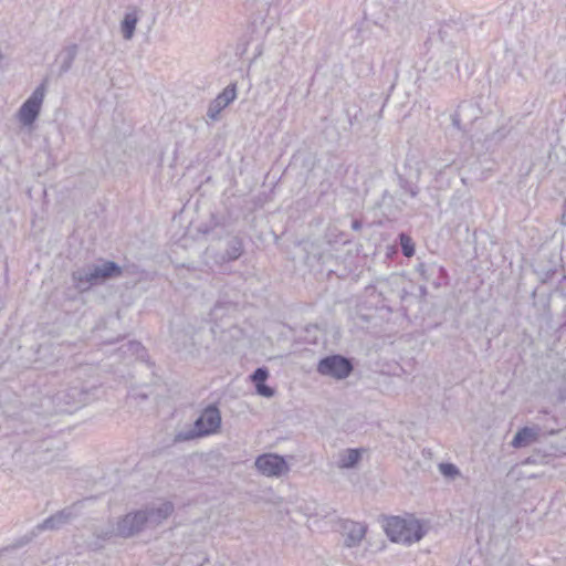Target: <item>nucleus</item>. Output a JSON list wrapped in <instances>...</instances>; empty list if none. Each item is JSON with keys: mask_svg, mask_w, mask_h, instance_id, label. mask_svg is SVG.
Returning a JSON list of instances; mask_svg holds the SVG:
<instances>
[{"mask_svg": "<svg viewBox=\"0 0 566 566\" xmlns=\"http://www.w3.org/2000/svg\"><path fill=\"white\" fill-rule=\"evenodd\" d=\"M122 272V268L114 261H102L99 264H87L74 270L71 281L77 292L84 293L112 277L120 276Z\"/></svg>", "mask_w": 566, "mask_h": 566, "instance_id": "nucleus-1", "label": "nucleus"}, {"mask_svg": "<svg viewBox=\"0 0 566 566\" xmlns=\"http://www.w3.org/2000/svg\"><path fill=\"white\" fill-rule=\"evenodd\" d=\"M385 532L390 541L410 544L420 541L426 532L422 524L416 518L389 517L385 525Z\"/></svg>", "mask_w": 566, "mask_h": 566, "instance_id": "nucleus-2", "label": "nucleus"}, {"mask_svg": "<svg viewBox=\"0 0 566 566\" xmlns=\"http://www.w3.org/2000/svg\"><path fill=\"white\" fill-rule=\"evenodd\" d=\"M221 426V415L214 405L208 406L199 418L195 421L193 429L186 432H179L176 441H188L198 437L212 434L219 430Z\"/></svg>", "mask_w": 566, "mask_h": 566, "instance_id": "nucleus-3", "label": "nucleus"}, {"mask_svg": "<svg viewBox=\"0 0 566 566\" xmlns=\"http://www.w3.org/2000/svg\"><path fill=\"white\" fill-rule=\"evenodd\" d=\"M92 395L81 386H71L52 396V402L59 412H72L88 403Z\"/></svg>", "mask_w": 566, "mask_h": 566, "instance_id": "nucleus-4", "label": "nucleus"}, {"mask_svg": "<svg viewBox=\"0 0 566 566\" xmlns=\"http://www.w3.org/2000/svg\"><path fill=\"white\" fill-rule=\"evenodd\" d=\"M49 78L44 77L31 96L21 105L18 118L24 126L32 125L38 118L48 90Z\"/></svg>", "mask_w": 566, "mask_h": 566, "instance_id": "nucleus-5", "label": "nucleus"}, {"mask_svg": "<svg viewBox=\"0 0 566 566\" xmlns=\"http://www.w3.org/2000/svg\"><path fill=\"white\" fill-rule=\"evenodd\" d=\"M48 447V439H40L32 434L20 442L19 448L15 450V458L18 461H22L24 457V463L31 468H39L41 455Z\"/></svg>", "mask_w": 566, "mask_h": 566, "instance_id": "nucleus-6", "label": "nucleus"}, {"mask_svg": "<svg viewBox=\"0 0 566 566\" xmlns=\"http://www.w3.org/2000/svg\"><path fill=\"white\" fill-rule=\"evenodd\" d=\"M354 367L352 361L342 355H331L322 358L317 364V373L335 379L347 378Z\"/></svg>", "mask_w": 566, "mask_h": 566, "instance_id": "nucleus-7", "label": "nucleus"}, {"mask_svg": "<svg viewBox=\"0 0 566 566\" xmlns=\"http://www.w3.org/2000/svg\"><path fill=\"white\" fill-rule=\"evenodd\" d=\"M481 108L479 104L472 99L461 102L454 113L451 115V122L458 130L467 132L480 116Z\"/></svg>", "mask_w": 566, "mask_h": 566, "instance_id": "nucleus-8", "label": "nucleus"}, {"mask_svg": "<svg viewBox=\"0 0 566 566\" xmlns=\"http://www.w3.org/2000/svg\"><path fill=\"white\" fill-rule=\"evenodd\" d=\"M255 468L265 476H281L289 472L290 468L282 455L275 453L261 454L255 459Z\"/></svg>", "mask_w": 566, "mask_h": 566, "instance_id": "nucleus-9", "label": "nucleus"}, {"mask_svg": "<svg viewBox=\"0 0 566 566\" xmlns=\"http://www.w3.org/2000/svg\"><path fill=\"white\" fill-rule=\"evenodd\" d=\"M243 253V242L239 237H230L227 241L224 252H217L214 248L209 247L206 249V258L212 260L214 263L222 264L238 260Z\"/></svg>", "mask_w": 566, "mask_h": 566, "instance_id": "nucleus-10", "label": "nucleus"}, {"mask_svg": "<svg viewBox=\"0 0 566 566\" xmlns=\"http://www.w3.org/2000/svg\"><path fill=\"white\" fill-rule=\"evenodd\" d=\"M562 258L556 253L542 251L534 263V272L541 283H547L557 272Z\"/></svg>", "mask_w": 566, "mask_h": 566, "instance_id": "nucleus-11", "label": "nucleus"}, {"mask_svg": "<svg viewBox=\"0 0 566 566\" xmlns=\"http://www.w3.org/2000/svg\"><path fill=\"white\" fill-rule=\"evenodd\" d=\"M147 525L143 510L126 514L117 522L116 535L120 537H133Z\"/></svg>", "mask_w": 566, "mask_h": 566, "instance_id": "nucleus-12", "label": "nucleus"}, {"mask_svg": "<svg viewBox=\"0 0 566 566\" xmlns=\"http://www.w3.org/2000/svg\"><path fill=\"white\" fill-rule=\"evenodd\" d=\"M75 516L76 513L73 506L64 507L39 523L32 530V535L36 536L44 531H57L69 524Z\"/></svg>", "mask_w": 566, "mask_h": 566, "instance_id": "nucleus-13", "label": "nucleus"}, {"mask_svg": "<svg viewBox=\"0 0 566 566\" xmlns=\"http://www.w3.org/2000/svg\"><path fill=\"white\" fill-rule=\"evenodd\" d=\"M237 97V84H229L210 104L207 111V116L216 120L219 114Z\"/></svg>", "mask_w": 566, "mask_h": 566, "instance_id": "nucleus-14", "label": "nucleus"}, {"mask_svg": "<svg viewBox=\"0 0 566 566\" xmlns=\"http://www.w3.org/2000/svg\"><path fill=\"white\" fill-rule=\"evenodd\" d=\"M174 504L166 501L158 506H147L143 512L145 513L147 525L156 527L166 521L174 513Z\"/></svg>", "mask_w": 566, "mask_h": 566, "instance_id": "nucleus-15", "label": "nucleus"}, {"mask_svg": "<svg viewBox=\"0 0 566 566\" xmlns=\"http://www.w3.org/2000/svg\"><path fill=\"white\" fill-rule=\"evenodd\" d=\"M64 449L65 448L62 442L54 439H48V447H45V450L41 455L39 468L63 461Z\"/></svg>", "mask_w": 566, "mask_h": 566, "instance_id": "nucleus-16", "label": "nucleus"}, {"mask_svg": "<svg viewBox=\"0 0 566 566\" xmlns=\"http://www.w3.org/2000/svg\"><path fill=\"white\" fill-rule=\"evenodd\" d=\"M539 432V427H523L515 433L511 446L516 449L530 446L538 440Z\"/></svg>", "mask_w": 566, "mask_h": 566, "instance_id": "nucleus-17", "label": "nucleus"}, {"mask_svg": "<svg viewBox=\"0 0 566 566\" xmlns=\"http://www.w3.org/2000/svg\"><path fill=\"white\" fill-rule=\"evenodd\" d=\"M344 533L346 546L353 547L358 545L364 538L366 526L357 522L347 521L344 524Z\"/></svg>", "mask_w": 566, "mask_h": 566, "instance_id": "nucleus-18", "label": "nucleus"}, {"mask_svg": "<svg viewBox=\"0 0 566 566\" xmlns=\"http://www.w3.org/2000/svg\"><path fill=\"white\" fill-rule=\"evenodd\" d=\"M78 48L76 44H71L65 46L56 56V62L60 63L57 76H63L65 73H67L74 60L76 59Z\"/></svg>", "mask_w": 566, "mask_h": 566, "instance_id": "nucleus-19", "label": "nucleus"}, {"mask_svg": "<svg viewBox=\"0 0 566 566\" xmlns=\"http://www.w3.org/2000/svg\"><path fill=\"white\" fill-rule=\"evenodd\" d=\"M138 21L139 10L136 7L129 8L120 22V31L125 40H130L134 36Z\"/></svg>", "mask_w": 566, "mask_h": 566, "instance_id": "nucleus-20", "label": "nucleus"}, {"mask_svg": "<svg viewBox=\"0 0 566 566\" xmlns=\"http://www.w3.org/2000/svg\"><path fill=\"white\" fill-rule=\"evenodd\" d=\"M364 449H345L338 453L337 467L340 469H353L361 459Z\"/></svg>", "mask_w": 566, "mask_h": 566, "instance_id": "nucleus-21", "label": "nucleus"}, {"mask_svg": "<svg viewBox=\"0 0 566 566\" xmlns=\"http://www.w3.org/2000/svg\"><path fill=\"white\" fill-rule=\"evenodd\" d=\"M418 0H395L392 11L398 18H407L411 15L417 7Z\"/></svg>", "mask_w": 566, "mask_h": 566, "instance_id": "nucleus-22", "label": "nucleus"}, {"mask_svg": "<svg viewBox=\"0 0 566 566\" xmlns=\"http://www.w3.org/2000/svg\"><path fill=\"white\" fill-rule=\"evenodd\" d=\"M399 240H400V247H401L402 254L407 258H411L416 251L415 243H413L412 239L405 233H400Z\"/></svg>", "mask_w": 566, "mask_h": 566, "instance_id": "nucleus-23", "label": "nucleus"}, {"mask_svg": "<svg viewBox=\"0 0 566 566\" xmlns=\"http://www.w3.org/2000/svg\"><path fill=\"white\" fill-rule=\"evenodd\" d=\"M434 270L442 271V268L437 266L434 263H431V264L420 263L417 266V272L422 276V279L424 281L430 280V275L434 272Z\"/></svg>", "mask_w": 566, "mask_h": 566, "instance_id": "nucleus-24", "label": "nucleus"}, {"mask_svg": "<svg viewBox=\"0 0 566 566\" xmlns=\"http://www.w3.org/2000/svg\"><path fill=\"white\" fill-rule=\"evenodd\" d=\"M439 471L443 476L452 480L460 475V470L452 463H440Z\"/></svg>", "mask_w": 566, "mask_h": 566, "instance_id": "nucleus-25", "label": "nucleus"}, {"mask_svg": "<svg viewBox=\"0 0 566 566\" xmlns=\"http://www.w3.org/2000/svg\"><path fill=\"white\" fill-rule=\"evenodd\" d=\"M269 377V370L265 367L256 368L251 375V379L255 386L264 384Z\"/></svg>", "mask_w": 566, "mask_h": 566, "instance_id": "nucleus-26", "label": "nucleus"}, {"mask_svg": "<svg viewBox=\"0 0 566 566\" xmlns=\"http://www.w3.org/2000/svg\"><path fill=\"white\" fill-rule=\"evenodd\" d=\"M505 136H506V130L504 128H499V129L494 130L491 135H488L485 140L497 143V142L502 140Z\"/></svg>", "mask_w": 566, "mask_h": 566, "instance_id": "nucleus-27", "label": "nucleus"}, {"mask_svg": "<svg viewBox=\"0 0 566 566\" xmlns=\"http://www.w3.org/2000/svg\"><path fill=\"white\" fill-rule=\"evenodd\" d=\"M255 388H256V392L263 397L270 398L274 395V389L266 386L265 384L258 385V386H255Z\"/></svg>", "mask_w": 566, "mask_h": 566, "instance_id": "nucleus-28", "label": "nucleus"}, {"mask_svg": "<svg viewBox=\"0 0 566 566\" xmlns=\"http://www.w3.org/2000/svg\"><path fill=\"white\" fill-rule=\"evenodd\" d=\"M114 534H116V530H106V531H95L94 535L96 536V539L99 541H106L111 538Z\"/></svg>", "mask_w": 566, "mask_h": 566, "instance_id": "nucleus-29", "label": "nucleus"}, {"mask_svg": "<svg viewBox=\"0 0 566 566\" xmlns=\"http://www.w3.org/2000/svg\"><path fill=\"white\" fill-rule=\"evenodd\" d=\"M406 191L411 196L416 197L418 195V188L413 186L405 187Z\"/></svg>", "mask_w": 566, "mask_h": 566, "instance_id": "nucleus-30", "label": "nucleus"}, {"mask_svg": "<svg viewBox=\"0 0 566 566\" xmlns=\"http://www.w3.org/2000/svg\"><path fill=\"white\" fill-rule=\"evenodd\" d=\"M361 228H363V223H361V221H359V220H357V219H355V220H353V221H352V229H353L354 231H359Z\"/></svg>", "mask_w": 566, "mask_h": 566, "instance_id": "nucleus-31", "label": "nucleus"}, {"mask_svg": "<svg viewBox=\"0 0 566 566\" xmlns=\"http://www.w3.org/2000/svg\"><path fill=\"white\" fill-rule=\"evenodd\" d=\"M88 546L92 548V549H101L103 546L102 544H99L97 541L94 542V543H90Z\"/></svg>", "mask_w": 566, "mask_h": 566, "instance_id": "nucleus-32", "label": "nucleus"}]
</instances>
